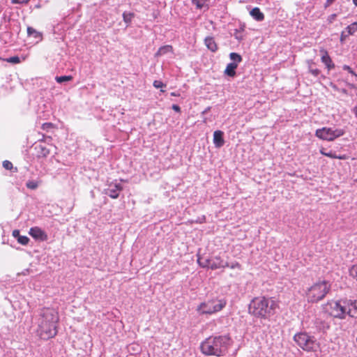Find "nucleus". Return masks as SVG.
<instances>
[{
  "instance_id": "nucleus-21",
  "label": "nucleus",
  "mask_w": 357,
  "mask_h": 357,
  "mask_svg": "<svg viewBox=\"0 0 357 357\" xmlns=\"http://www.w3.org/2000/svg\"><path fill=\"white\" fill-rule=\"evenodd\" d=\"M319 152L321 155L327 156L331 158H337L340 160H346L348 158V156L345 154L341 155H337L335 153H333L332 152H326L324 148H321L319 150Z\"/></svg>"
},
{
  "instance_id": "nucleus-41",
  "label": "nucleus",
  "mask_w": 357,
  "mask_h": 357,
  "mask_svg": "<svg viewBox=\"0 0 357 357\" xmlns=\"http://www.w3.org/2000/svg\"><path fill=\"white\" fill-rule=\"evenodd\" d=\"M172 108V109H174L176 112H181V108L177 105H173Z\"/></svg>"
},
{
  "instance_id": "nucleus-49",
  "label": "nucleus",
  "mask_w": 357,
  "mask_h": 357,
  "mask_svg": "<svg viewBox=\"0 0 357 357\" xmlns=\"http://www.w3.org/2000/svg\"><path fill=\"white\" fill-rule=\"evenodd\" d=\"M355 266H357V264H356Z\"/></svg>"
},
{
  "instance_id": "nucleus-32",
  "label": "nucleus",
  "mask_w": 357,
  "mask_h": 357,
  "mask_svg": "<svg viewBox=\"0 0 357 357\" xmlns=\"http://www.w3.org/2000/svg\"><path fill=\"white\" fill-rule=\"evenodd\" d=\"M3 167L7 170H12L13 169V165L9 160H4L3 162Z\"/></svg>"
},
{
  "instance_id": "nucleus-45",
  "label": "nucleus",
  "mask_w": 357,
  "mask_h": 357,
  "mask_svg": "<svg viewBox=\"0 0 357 357\" xmlns=\"http://www.w3.org/2000/svg\"><path fill=\"white\" fill-rule=\"evenodd\" d=\"M336 17V15L335 14H333L332 15L331 17H330V22H332L333 20H334Z\"/></svg>"
},
{
  "instance_id": "nucleus-28",
  "label": "nucleus",
  "mask_w": 357,
  "mask_h": 357,
  "mask_svg": "<svg viewBox=\"0 0 357 357\" xmlns=\"http://www.w3.org/2000/svg\"><path fill=\"white\" fill-rule=\"evenodd\" d=\"M26 186L29 189L35 190L38 187V182L33 180L29 181L26 182Z\"/></svg>"
},
{
  "instance_id": "nucleus-12",
  "label": "nucleus",
  "mask_w": 357,
  "mask_h": 357,
  "mask_svg": "<svg viewBox=\"0 0 357 357\" xmlns=\"http://www.w3.org/2000/svg\"><path fill=\"white\" fill-rule=\"evenodd\" d=\"M320 53L321 54V62L326 65L327 69L328 70H331L335 68V64L333 62L331 56L328 55V52L325 49L321 48L320 50Z\"/></svg>"
},
{
  "instance_id": "nucleus-14",
  "label": "nucleus",
  "mask_w": 357,
  "mask_h": 357,
  "mask_svg": "<svg viewBox=\"0 0 357 357\" xmlns=\"http://www.w3.org/2000/svg\"><path fill=\"white\" fill-rule=\"evenodd\" d=\"M223 132L221 130H215L213 133V143L215 147H222L225 144L223 138Z\"/></svg>"
},
{
  "instance_id": "nucleus-29",
  "label": "nucleus",
  "mask_w": 357,
  "mask_h": 357,
  "mask_svg": "<svg viewBox=\"0 0 357 357\" xmlns=\"http://www.w3.org/2000/svg\"><path fill=\"white\" fill-rule=\"evenodd\" d=\"M4 60L8 63H15V64L20 63L21 61L20 58L17 56L9 57Z\"/></svg>"
},
{
  "instance_id": "nucleus-31",
  "label": "nucleus",
  "mask_w": 357,
  "mask_h": 357,
  "mask_svg": "<svg viewBox=\"0 0 357 357\" xmlns=\"http://www.w3.org/2000/svg\"><path fill=\"white\" fill-rule=\"evenodd\" d=\"M349 273L351 277L357 280V266L354 265L349 270Z\"/></svg>"
},
{
  "instance_id": "nucleus-15",
  "label": "nucleus",
  "mask_w": 357,
  "mask_h": 357,
  "mask_svg": "<svg viewBox=\"0 0 357 357\" xmlns=\"http://www.w3.org/2000/svg\"><path fill=\"white\" fill-rule=\"evenodd\" d=\"M238 66L237 63L232 62L227 64L224 73L230 77H234L236 75V70Z\"/></svg>"
},
{
  "instance_id": "nucleus-26",
  "label": "nucleus",
  "mask_w": 357,
  "mask_h": 357,
  "mask_svg": "<svg viewBox=\"0 0 357 357\" xmlns=\"http://www.w3.org/2000/svg\"><path fill=\"white\" fill-rule=\"evenodd\" d=\"M135 15L133 13H126V12H124L123 13V21L127 23V24H129L131 22L132 18L134 17Z\"/></svg>"
},
{
  "instance_id": "nucleus-1",
  "label": "nucleus",
  "mask_w": 357,
  "mask_h": 357,
  "mask_svg": "<svg viewBox=\"0 0 357 357\" xmlns=\"http://www.w3.org/2000/svg\"><path fill=\"white\" fill-rule=\"evenodd\" d=\"M59 321V312L54 308L41 309L38 319L37 334L43 340H49L57 334V324Z\"/></svg>"
},
{
  "instance_id": "nucleus-3",
  "label": "nucleus",
  "mask_w": 357,
  "mask_h": 357,
  "mask_svg": "<svg viewBox=\"0 0 357 357\" xmlns=\"http://www.w3.org/2000/svg\"><path fill=\"white\" fill-rule=\"evenodd\" d=\"M231 338L228 335L211 336L201 344L202 352L208 356H222L228 350Z\"/></svg>"
},
{
  "instance_id": "nucleus-39",
  "label": "nucleus",
  "mask_w": 357,
  "mask_h": 357,
  "mask_svg": "<svg viewBox=\"0 0 357 357\" xmlns=\"http://www.w3.org/2000/svg\"><path fill=\"white\" fill-rule=\"evenodd\" d=\"M348 36H349L347 34L346 31H342L341 36H340V41L342 43L346 39V38H347Z\"/></svg>"
},
{
  "instance_id": "nucleus-43",
  "label": "nucleus",
  "mask_w": 357,
  "mask_h": 357,
  "mask_svg": "<svg viewBox=\"0 0 357 357\" xmlns=\"http://www.w3.org/2000/svg\"><path fill=\"white\" fill-rule=\"evenodd\" d=\"M353 112L355 114L356 117L357 118V106L354 107Z\"/></svg>"
},
{
  "instance_id": "nucleus-38",
  "label": "nucleus",
  "mask_w": 357,
  "mask_h": 357,
  "mask_svg": "<svg viewBox=\"0 0 357 357\" xmlns=\"http://www.w3.org/2000/svg\"><path fill=\"white\" fill-rule=\"evenodd\" d=\"M342 68L344 70H347L351 75H355L354 71L351 69V68L350 66H349L347 65H344V66H343Z\"/></svg>"
},
{
  "instance_id": "nucleus-8",
  "label": "nucleus",
  "mask_w": 357,
  "mask_h": 357,
  "mask_svg": "<svg viewBox=\"0 0 357 357\" xmlns=\"http://www.w3.org/2000/svg\"><path fill=\"white\" fill-rule=\"evenodd\" d=\"M344 300L331 301L328 303L330 306V314L340 319H344L346 317V305L343 303Z\"/></svg>"
},
{
  "instance_id": "nucleus-48",
  "label": "nucleus",
  "mask_w": 357,
  "mask_h": 357,
  "mask_svg": "<svg viewBox=\"0 0 357 357\" xmlns=\"http://www.w3.org/2000/svg\"><path fill=\"white\" fill-rule=\"evenodd\" d=\"M354 75V76H356V77H357V74H356V73H355V75Z\"/></svg>"
},
{
  "instance_id": "nucleus-24",
  "label": "nucleus",
  "mask_w": 357,
  "mask_h": 357,
  "mask_svg": "<svg viewBox=\"0 0 357 357\" xmlns=\"http://www.w3.org/2000/svg\"><path fill=\"white\" fill-rule=\"evenodd\" d=\"M344 31L348 36L354 34L357 31V22H354L347 26Z\"/></svg>"
},
{
  "instance_id": "nucleus-27",
  "label": "nucleus",
  "mask_w": 357,
  "mask_h": 357,
  "mask_svg": "<svg viewBox=\"0 0 357 357\" xmlns=\"http://www.w3.org/2000/svg\"><path fill=\"white\" fill-rule=\"evenodd\" d=\"M55 79L58 83H62L63 82L71 81L73 79V76L65 75V76L56 77Z\"/></svg>"
},
{
  "instance_id": "nucleus-7",
  "label": "nucleus",
  "mask_w": 357,
  "mask_h": 357,
  "mask_svg": "<svg viewBox=\"0 0 357 357\" xmlns=\"http://www.w3.org/2000/svg\"><path fill=\"white\" fill-rule=\"evenodd\" d=\"M344 133L345 131L343 129L323 127L315 131V136L321 140L332 142L344 135Z\"/></svg>"
},
{
  "instance_id": "nucleus-46",
  "label": "nucleus",
  "mask_w": 357,
  "mask_h": 357,
  "mask_svg": "<svg viewBox=\"0 0 357 357\" xmlns=\"http://www.w3.org/2000/svg\"><path fill=\"white\" fill-rule=\"evenodd\" d=\"M354 3L357 6V0H353Z\"/></svg>"
},
{
  "instance_id": "nucleus-35",
  "label": "nucleus",
  "mask_w": 357,
  "mask_h": 357,
  "mask_svg": "<svg viewBox=\"0 0 357 357\" xmlns=\"http://www.w3.org/2000/svg\"><path fill=\"white\" fill-rule=\"evenodd\" d=\"M309 71L314 76H318L320 73V70L317 68L313 69V68H310Z\"/></svg>"
},
{
  "instance_id": "nucleus-2",
  "label": "nucleus",
  "mask_w": 357,
  "mask_h": 357,
  "mask_svg": "<svg viewBox=\"0 0 357 357\" xmlns=\"http://www.w3.org/2000/svg\"><path fill=\"white\" fill-rule=\"evenodd\" d=\"M279 307L276 301L264 296L254 298L248 307L249 313L252 316L262 319H268L272 317Z\"/></svg>"
},
{
  "instance_id": "nucleus-11",
  "label": "nucleus",
  "mask_w": 357,
  "mask_h": 357,
  "mask_svg": "<svg viewBox=\"0 0 357 357\" xmlns=\"http://www.w3.org/2000/svg\"><path fill=\"white\" fill-rule=\"evenodd\" d=\"M123 190V187L119 183H110L109 188L106 190V195L112 199H116L119 192Z\"/></svg>"
},
{
  "instance_id": "nucleus-17",
  "label": "nucleus",
  "mask_w": 357,
  "mask_h": 357,
  "mask_svg": "<svg viewBox=\"0 0 357 357\" xmlns=\"http://www.w3.org/2000/svg\"><path fill=\"white\" fill-rule=\"evenodd\" d=\"M38 158H46L50 153V151L45 146L38 144L35 146Z\"/></svg>"
},
{
  "instance_id": "nucleus-4",
  "label": "nucleus",
  "mask_w": 357,
  "mask_h": 357,
  "mask_svg": "<svg viewBox=\"0 0 357 357\" xmlns=\"http://www.w3.org/2000/svg\"><path fill=\"white\" fill-rule=\"evenodd\" d=\"M331 285L327 280H319L305 291V298L309 303L323 300L331 290Z\"/></svg>"
},
{
  "instance_id": "nucleus-33",
  "label": "nucleus",
  "mask_w": 357,
  "mask_h": 357,
  "mask_svg": "<svg viewBox=\"0 0 357 357\" xmlns=\"http://www.w3.org/2000/svg\"><path fill=\"white\" fill-rule=\"evenodd\" d=\"M53 128H54V125L52 123H45L41 126V128L43 130H47V131Z\"/></svg>"
},
{
  "instance_id": "nucleus-23",
  "label": "nucleus",
  "mask_w": 357,
  "mask_h": 357,
  "mask_svg": "<svg viewBox=\"0 0 357 357\" xmlns=\"http://www.w3.org/2000/svg\"><path fill=\"white\" fill-rule=\"evenodd\" d=\"M211 259H206L199 255L197 256V263L202 268H209Z\"/></svg>"
},
{
  "instance_id": "nucleus-47",
  "label": "nucleus",
  "mask_w": 357,
  "mask_h": 357,
  "mask_svg": "<svg viewBox=\"0 0 357 357\" xmlns=\"http://www.w3.org/2000/svg\"><path fill=\"white\" fill-rule=\"evenodd\" d=\"M17 167H15V170L14 172H17Z\"/></svg>"
},
{
  "instance_id": "nucleus-18",
  "label": "nucleus",
  "mask_w": 357,
  "mask_h": 357,
  "mask_svg": "<svg viewBox=\"0 0 357 357\" xmlns=\"http://www.w3.org/2000/svg\"><path fill=\"white\" fill-rule=\"evenodd\" d=\"M27 35L37 40V42L43 40V33L31 26L27 27Z\"/></svg>"
},
{
  "instance_id": "nucleus-25",
  "label": "nucleus",
  "mask_w": 357,
  "mask_h": 357,
  "mask_svg": "<svg viewBox=\"0 0 357 357\" xmlns=\"http://www.w3.org/2000/svg\"><path fill=\"white\" fill-rule=\"evenodd\" d=\"M229 58L231 60H232L234 63H237V66L239 63L242 61V57L240 54L236 52H231L229 54Z\"/></svg>"
},
{
  "instance_id": "nucleus-40",
  "label": "nucleus",
  "mask_w": 357,
  "mask_h": 357,
  "mask_svg": "<svg viewBox=\"0 0 357 357\" xmlns=\"http://www.w3.org/2000/svg\"><path fill=\"white\" fill-rule=\"evenodd\" d=\"M13 236L17 238V240L18 239L19 236H21L20 234V231L18 229H15L13 231Z\"/></svg>"
},
{
  "instance_id": "nucleus-20",
  "label": "nucleus",
  "mask_w": 357,
  "mask_h": 357,
  "mask_svg": "<svg viewBox=\"0 0 357 357\" xmlns=\"http://www.w3.org/2000/svg\"><path fill=\"white\" fill-rule=\"evenodd\" d=\"M174 51L173 47L170 45H167L160 47L157 52L155 54V56L158 57L167 53H172Z\"/></svg>"
},
{
  "instance_id": "nucleus-6",
  "label": "nucleus",
  "mask_w": 357,
  "mask_h": 357,
  "mask_svg": "<svg viewBox=\"0 0 357 357\" xmlns=\"http://www.w3.org/2000/svg\"><path fill=\"white\" fill-rule=\"evenodd\" d=\"M294 340L298 347L307 352H317L320 344L313 336L307 333H298L294 336Z\"/></svg>"
},
{
  "instance_id": "nucleus-9",
  "label": "nucleus",
  "mask_w": 357,
  "mask_h": 357,
  "mask_svg": "<svg viewBox=\"0 0 357 357\" xmlns=\"http://www.w3.org/2000/svg\"><path fill=\"white\" fill-rule=\"evenodd\" d=\"M343 303L346 305V312L351 317H357V305L356 300H344Z\"/></svg>"
},
{
  "instance_id": "nucleus-37",
  "label": "nucleus",
  "mask_w": 357,
  "mask_h": 357,
  "mask_svg": "<svg viewBox=\"0 0 357 357\" xmlns=\"http://www.w3.org/2000/svg\"><path fill=\"white\" fill-rule=\"evenodd\" d=\"M229 266L232 269H234V268L241 269V265L237 261L231 264V266Z\"/></svg>"
},
{
  "instance_id": "nucleus-13",
  "label": "nucleus",
  "mask_w": 357,
  "mask_h": 357,
  "mask_svg": "<svg viewBox=\"0 0 357 357\" xmlns=\"http://www.w3.org/2000/svg\"><path fill=\"white\" fill-rule=\"evenodd\" d=\"M229 267V264L225 263V264H223L222 260L220 257H216L214 259H211L209 268L211 270H216L221 268H225Z\"/></svg>"
},
{
  "instance_id": "nucleus-10",
  "label": "nucleus",
  "mask_w": 357,
  "mask_h": 357,
  "mask_svg": "<svg viewBox=\"0 0 357 357\" xmlns=\"http://www.w3.org/2000/svg\"><path fill=\"white\" fill-rule=\"evenodd\" d=\"M29 234L36 240L45 241L47 240V234L38 227H31Z\"/></svg>"
},
{
  "instance_id": "nucleus-19",
  "label": "nucleus",
  "mask_w": 357,
  "mask_h": 357,
  "mask_svg": "<svg viewBox=\"0 0 357 357\" xmlns=\"http://www.w3.org/2000/svg\"><path fill=\"white\" fill-rule=\"evenodd\" d=\"M204 43L207 48L211 52H215L218 50V45L213 37H206Z\"/></svg>"
},
{
  "instance_id": "nucleus-5",
  "label": "nucleus",
  "mask_w": 357,
  "mask_h": 357,
  "mask_svg": "<svg viewBox=\"0 0 357 357\" xmlns=\"http://www.w3.org/2000/svg\"><path fill=\"white\" fill-rule=\"evenodd\" d=\"M227 305L225 299H210L202 302L197 307V312L201 314H213L220 312Z\"/></svg>"
},
{
  "instance_id": "nucleus-36",
  "label": "nucleus",
  "mask_w": 357,
  "mask_h": 357,
  "mask_svg": "<svg viewBox=\"0 0 357 357\" xmlns=\"http://www.w3.org/2000/svg\"><path fill=\"white\" fill-rule=\"evenodd\" d=\"M30 0H11V3L16 4H22V3H27Z\"/></svg>"
},
{
  "instance_id": "nucleus-16",
  "label": "nucleus",
  "mask_w": 357,
  "mask_h": 357,
  "mask_svg": "<svg viewBox=\"0 0 357 357\" xmlns=\"http://www.w3.org/2000/svg\"><path fill=\"white\" fill-rule=\"evenodd\" d=\"M192 3L199 10H208L209 8L210 0H191Z\"/></svg>"
},
{
  "instance_id": "nucleus-42",
  "label": "nucleus",
  "mask_w": 357,
  "mask_h": 357,
  "mask_svg": "<svg viewBox=\"0 0 357 357\" xmlns=\"http://www.w3.org/2000/svg\"><path fill=\"white\" fill-rule=\"evenodd\" d=\"M335 0H326V6H330Z\"/></svg>"
},
{
  "instance_id": "nucleus-22",
  "label": "nucleus",
  "mask_w": 357,
  "mask_h": 357,
  "mask_svg": "<svg viewBox=\"0 0 357 357\" xmlns=\"http://www.w3.org/2000/svg\"><path fill=\"white\" fill-rule=\"evenodd\" d=\"M250 15L257 21H262L264 19V15L261 12L259 8L252 9Z\"/></svg>"
},
{
  "instance_id": "nucleus-44",
  "label": "nucleus",
  "mask_w": 357,
  "mask_h": 357,
  "mask_svg": "<svg viewBox=\"0 0 357 357\" xmlns=\"http://www.w3.org/2000/svg\"><path fill=\"white\" fill-rule=\"evenodd\" d=\"M171 96H179L180 94L178 93H176V92H172L171 93Z\"/></svg>"
},
{
  "instance_id": "nucleus-30",
  "label": "nucleus",
  "mask_w": 357,
  "mask_h": 357,
  "mask_svg": "<svg viewBox=\"0 0 357 357\" xmlns=\"http://www.w3.org/2000/svg\"><path fill=\"white\" fill-rule=\"evenodd\" d=\"M29 238L26 236H19L17 242L21 245H26L29 243Z\"/></svg>"
},
{
  "instance_id": "nucleus-34",
  "label": "nucleus",
  "mask_w": 357,
  "mask_h": 357,
  "mask_svg": "<svg viewBox=\"0 0 357 357\" xmlns=\"http://www.w3.org/2000/svg\"><path fill=\"white\" fill-rule=\"evenodd\" d=\"M153 86H154V87L158 89V88H162V87L165 86V84H164L161 81L155 80L153 82Z\"/></svg>"
}]
</instances>
